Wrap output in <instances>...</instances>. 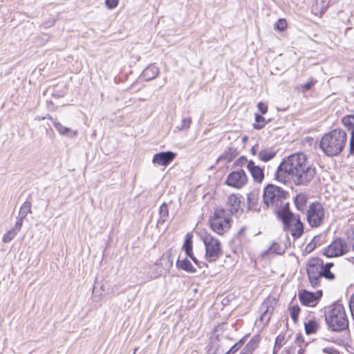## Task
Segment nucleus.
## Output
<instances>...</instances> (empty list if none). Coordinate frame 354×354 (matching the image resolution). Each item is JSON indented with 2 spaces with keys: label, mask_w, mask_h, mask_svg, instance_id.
I'll use <instances>...</instances> for the list:
<instances>
[{
  "label": "nucleus",
  "mask_w": 354,
  "mask_h": 354,
  "mask_svg": "<svg viewBox=\"0 0 354 354\" xmlns=\"http://www.w3.org/2000/svg\"><path fill=\"white\" fill-rule=\"evenodd\" d=\"M17 233V232H16L15 230L12 228L3 235L2 238V241L3 243H9L16 236Z\"/></svg>",
  "instance_id": "nucleus-32"
},
{
  "label": "nucleus",
  "mask_w": 354,
  "mask_h": 354,
  "mask_svg": "<svg viewBox=\"0 0 354 354\" xmlns=\"http://www.w3.org/2000/svg\"><path fill=\"white\" fill-rule=\"evenodd\" d=\"M119 3V0H106L105 5L109 9H114L115 8Z\"/></svg>",
  "instance_id": "nucleus-38"
},
{
  "label": "nucleus",
  "mask_w": 354,
  "mask_h": 354,
  "mask_svg": "<svg viewBox=\"0 0 354 354\" xmlns=\"http://www.w3.org/2000/svg\"><path fill=\"white\" fill-rule=\"evenodd\" d=\"M176 157V153L172 151H164L156 153L152 159L154 165L167 166Z\"/></svg>",
  "instance_id": "nucleus-13"
},
{
  "label": "nucleus",
  "mask_w": 354,
  "mask_h": 354,
  "mask_svg": "<svg viewBox=\"0 0 354 354\" xmlns=\"http://www.w3.org/2000/svg\"><path fill=\"white\" fill-rule=\"evenodd\" d=\"M284 339H285V337L283 335H279L276 337L275 345L274 347V353H275L276 352L279 351V349L281 348V346L284 344Z\"/></svg>",
  "instance_id": "nucleus-34"
},
{
  "label": "nucleus",
  "mask_w": 354,
  "mask_h": 354,
  "mask_svg": "<svg viewBox=\"0 0 354 354\" xmlns=\"http://www.w3.org/2000/svg\"><path fill=\"white\" fill-rule=\"evenodd\" d=\"M350 246L343 240L335 239L324 251V254L327 257H335L344 254L349 251Z\"/></svg>",
  "instance_id": "nucleus-11"
},
{
  "label": "nucleus",
  "mask_w": 354,
  "mask_h": 354,
  "mask_svg": "<svg viewBox=\"0 0 354 354\" xmlns=\"http://www.w3.org/2000/svg\"><path fill=\"white\" fill-rule=\"evenodd\" d=\"M247 169L250 171L253 180L257 183H261L264 179L263 168L257 165L254 161L250 160L247 165Z\"/></svg>",
  "instance_id": "nucleus-14"
},
{
  "label": "nucleus",
  "mask_w": 354,
  "mask_h": 354,
  "mask_svg": "<svg viewBox=\"0 0 354 354\" xmlns=\"http://www.w3.org/2000/svg\"><path fill=\"white\" fill-rule=\"evenodd\" d=\"M317 239H319L318 237H315L310 243H309L306 246V250L309 251H312L315 247L317 244Z\"/></svg>",
  "instance_id": "nucleus-43"
},
{
  "label": "nucleus",
  "mask_w": 354,
  "mask_h": 354,
  "mask_svg": "<svg viewBox=\"0 0 354 354\" xmlns=\"http://www.w3.org/2000/svg\"><path fill=\"white\" fill-rule=\"evenodd\" d=\"M306 271L312 287H319L324 278V261L319 258L310 259L307 263Z\"/></svg>",
  "instance_id": "nucleus-7"
},
{
  "label": "nucleus",
  "mask_w": 354,
  "mask_h": 354,
  "mask_svg": "<svg viewBox=\"0 0 354 354\" xmlns=\"http://www.w3.org/2000/svg\"><path fill=\"white\" fill-rule=\"evenodd\" d=\"M315 81L311 80L310 82H306L304 84L303 87L305 88V90L308 91L312 88V86L314 85Z\"/></svg>",
  "instance_id": "nucleus-46"
},
{
  "label": "nucleus",
  "mask_w": 354,
  "mask_h": 354,
  "mask_svg": "<svg viewBox=\"0 0 354 354\" xmlns=\"http://www.w3.org/2000/svg\"><path fill=\"white\" fill-rule=\"evenodd\" d=\"M176 266L178 268L187 272L194 273L196 271V270L192 265L191 262L187 259L178 260Z\"/></svg>",
  "instance_id": "nucleus-24"
},
{
  "label": "nucleus",
  "mask_w": 354,
  "mask_h": 354,
  "mask_svg": "<svg viewBox=\"0 0 354 354\" xmlns=\"http://www.w3.org/2000/svg\"><path fill=\"white\" fill-rule=\"evenodd\" d=\"M301 343H303L304 344V346H306V344H305V343L303 342L302 339H301Z\"/></svg>",
  "instance_id": "nucleus-51"
},
{
  "label": "nucleus",
  "mask_w": 354,
  "mask_h": 354,
  "mask_svg": "<svg viewBox=\"0 0 354 354\" xmlns=\"http://www.w3.org/2000/svg\"><path fill=\"white\" fill-rule=\"evenodd\" d=\"M261 339L260 335H255L242 349L241 354H252L259 346Z\"/></svg>",
  "instance_id": "nucleus-18"
},
{
  "label": "nucleus",
  "mask_w": 354,
  "mask_h": 354,
  "mask_svg": "<svg viewBox=\"0 0 354 354\" xmlns=\"http://www.w3.org/2000/svg\"><path fill=\"white\" fill-rule=\"evenodd\" d=\"M250 151H251V153L253 155H256L257 154V147H256V146L252 147L251 150H250Z\"/></svg>",
  "instance_id": "nucleus-49"
},
{
  "label": "nucleus",
  "mask_w": 354,
  "mask_h": 354,
  "mask_svg": "<svg viewBox=\"0 0 354 354\" xmlns=\"http://www.w3.org/2000/svg\"><path fill=\"white\" fill-rule=\"evenodd\" d=\"M307 196L304 194H299L297 195L295 199V204L297 209L299 211L303 212L306 207L307 204Z\"/></svg>",
  "instance_id": "nucleus-23"
},
{
  "label": "nucleus",
  "mask_w": 354,
  "mask_h": 354,
  "mask_svg": "<svg viewBox=\"0 0 354 354\" xmlns=\"http://www.w3.org/2000/svg\"><path fill=\"white\" fill-rule=\"evenodd\" d=\"M158 74L159 68L155 65L151 64L143 71L142 75L145 80L149 81L156 78Z\"/></svg>",
  "instance_id": "nucleus-20"
},
{
  "label": "nucleus",
  "mask_w": 354,
  "mask_h": 354,
  "mask_svg": "<svg viewBox=\"0 0 354 354\" xmlns=\"http://www.w3.org/2000/svg\"><path fill=\"white\" fill-rule=\"evenodd\" d=\"M192 123V119L190 118H185L182 120L180 126L178 128L180 130H185L189 128Z\"/></svg>",
  "instance_id": "nucleus-37"
},
{
  "label": "nucleus",
  "mask_w": 354,
  "mask_h": 354,
  "mask_svg": "<svg viewBox=\"0 0 354 354\" xmlns=\"http://www.w3.org/2000/svg\"><path fill=\"white\" fill-rule=\"evenodd\" d=\"M248 182V177L243 169H238L230 173L225 180L229 186L236 189L243 188Z\"/></svg>",
  "instance_id": "nucleus-10"
},
{
  "label": "nucleus",
  "mask_w": 354,
  "mask_h": 354,
  "mask_svg": "<svg viewBox=\"0 0 354 354\" xmlns=\"http://www.w3.org/2000/svg\"><path fill=\"white\" fill-rule=\"evenodd\" d=\"M183 248L185 252H188V251L192 249V235L191 234L188 233L186 234Z\"/></svg>",
  "instance_id": "nucleus-31"
},
{
  "label": "nucleus",
  "mask_w": 354,
  "mask_h": 354,
  "mask_svg": "<svg viewBox=\"0 0 354 354\" xmlns=\"http://www.w3.org/2000/svg\"><path fill=\"white\" fill-rule=\"evenodd\" d=\"M319 348L323 353L326 354H339V352L333 346H325L320 344Z\"/></svg>",
  "instance_id": "nucleus-35"
},
{
  "label": "nucleus",
  "mask_w": 354,
  "mask_h": 354,
  "mask_svg": "<svg viewBox=\"0 0 354 354\" xmlns=\"http://www.w3.org/2000/svg\"><path fill=\"white\" fill-rule=\"evenodd\" d=\"M286 175L294 179L297 184H304L314 178L315 169L309 164L303 153H296L281 162L275 176L279 181L285 183Z\"/></svg>",
  "instance_id": "nucleus-1"
},
{
  "label": "nucleus",
  "mask_w": 354,
  "mask_h": 354,
  "mask_svg": "<svg viewBox=\"0 0 354 354\" xmlns=\"http://www.w3.org/2000/svg\"><path fill=\"white\" fill-rule=\"evenodd\" d=\"M53 125L61 136L74 138L78 134V131L77 130H73L71 128L66 127L59 122H53Z\"/></svg>",
  "instance_id": "nucleus-17"
},
{
  "label": "nucleus",
  "mask_w": 354,
  "mask_h": 354,
  "mask_svg": "<svg viewBox=\"0 0 354 354\" xmlns=\"http://www.w3.org/2000/svg\"><path fill=\"white\" fill-rule=\"evenodd\" d=\"M268 251L270 252L276 253V254H280L281 252V249L280 248V245L277 243H274L268 249Z\"/></svg>",
  "instance_id": "nucleus-39"
},
{
  "label": "nucleus",
  "mask_w": 354,
  "mask_h": 354,
  "mask_svg": "<svg viewBox=\"0 0 354 354\" xmlns=\"http://www.w3.org/2000/svg\"><path fill=\"white\" fill-rule=\"evenodd\" d=\"M347 141L346 133L336 129L324 134L320 140V148L329 156L338 155L344 148Z\"/></svg>",
  "instance_id": "nucleus-2"
},
{
  "label": "nucleus",
  "mask_w": 354,
  "mask_h": 354,
  "mask_svg": "<svg viewBox=\"0 0 354 354\" xmlns=\"http://www.w3.org/2000/svg\"><path fill=\"white\" fill-rule=\"evenodd\" d=\"M333 266L331 263H327L324 264V278L327 279H334L335 275L330 271V268Z\"/></svg>",
  "instance_id": "nucleus-33"
},
{
  "label": "nucleus",
  "mask_w": 354,
  "mask_h": 354,
  "mask_svg": "<svg viewBox=\"0 0 354 354\" xmlns=\"http://www.w3.org/2000/svg\"><path fill=\"white\" fill-rule=\"evenodd\" d=\"M187 256H188L189 257H190L192 259V260L196 263V264H198V261L196 259V258L194 257V254H193V251H192V249H191L189 251H188V252H185Z\"/></svg>",
  "instance_id": "nucleus-45"
},
{
  "label": "nucleus",
  "mask_w": 354,
  "mask_h": 354,
  "mask_svg": "<svg viewBox=\"0 0 354 354\" xmlns=\"http://www.w3.org/2000/svg\"><path fill=\"white\" fill-rule=\"evenodd\" d=\"M342 123L347 130L351 132L350 151L351 153H354V115L344 116L342 118Z\"/></svg>",
  "instance_id": "nucleus-15"
},
{
  "label": "nucleus",
  "mask_w": 354,
  "mask_h": 354,
  "mask_svg": "<svg viewBox=\"0 0 354 354\" xmlns=\"http://www.w3.org/2000/svg\"><path fill=\"white\" fill-rule=\"evenodd\" d=\"M348 242H349V244L352 245L353 250H354V232L348 237Z\"/></svg>",
  "instance_id": "nucleus-48"
},
{
  "label": "nucleus",
  "mask_w": 354,
  "mask_h": 354,
  "mask_svg": "<svg viewBox=\"0 0 354 354\" xmlns=\"http://www.w3.org/2000/svg\"><path fill=\"white\" fill-rule=\"evenodd\" d=\"M272 304V301L269 298L265 300L261 304V310H262V315L259 319L261 322L268 323L270 320L274 311V307Z\"/></svg>",
  "instance_id": "nucleus-16"
},
{
  "label": "nucleus",
  "mask_w": 354,
  "mask_h": 354,
  "mask_svg": "<svg viewBox=\"0 0 354 354\" xmlns=\"http://www.w3.org/2000/svg\"><path fill=\"white\" fill-rule=\"evenodd\" d=\"M24 219V218H22V217L19 216V217L17 218L15 226L12 229L15 230L16 232H19L21 230V228L23 225Z\"/></svg>",
  "instance_id": "nucleus-40"
},
{
  "label": "nucleus",
  "mask_w": 354,
  "mask_h": 354,
  "mask_svg": "<svg viewBox=\"0 0 354 354\" xmlns=\"http://www.w3.org/2000/svg\"><path fill=\"white\" fill-rule=\"evenodd\" d=\"M349 308L351 310L352 317L354 320V294L351 297L349 302Z\"/></svg>",
  "instance_id": "nucleus-44"
},
{
  "label": "nucleus",
  "mask_w": 354,
  "mask_h": 354,
  "mask_svg": "<svg viewBox=\"0 0 354 354\" xmlns=\"http://www.w3.org/2000/svg\"><path fill=\"white\" fill-rule=\"evenodd\" d=\"M325 219V211L319 202L312 203L306 212V220L312 227L320 226Z\"/></svg>",
  "instance_id": "nucleus-9"
},
{
  "label": "nucleus",
  "mask_w": 354,
  "mask_h": 354,
  "mask_svg": "<svg viewBox=\"0 0 354 354\" xmlns=\"http://www.w3.org/2000/svg\"><path fill=\"white\" fill-rule=\"evenodd\" d=\"M243 141L245 142V141H246L247 138H246V137H245V138H243Z\"/></svg>",
  "instance_id": "nucleus-50"
},
{
  "label": "nucleus",
  "mask_w": 354,
  "mask_h": 354,
  "mask_svg": "<svg viewBox=\"0 0 354 354\" xmlns=\"http://www.w3.org/2000/svg\"><path fill=\"white\" fill-rule=\"evenodd\" d=\"M258 109L261 114H266L268 111V105L263 102H259L257 105Z\"/></svg>",
  "instance_id": "nucleus-42"
},
{
  "label": "nucleus",
  "mask_w": 354,
  "mask_h": 354,
  "mask_svg": "<svg viewBox=\"0 0 354 354\" xmlns=\"http://www.w3.org/2000/svg\"><path fill=\"white\" fill-rule=\"evenodd\" d=\"M257 199V194L255 193H250L248 196L249 203L254 202Z\"/></svg>",
  "instance_id": "nucleus-47"
},
{
  "label": "nucleus",
  "mask_w": 354,
  "mask_h": 354,
  "mask_svg": "<svg viewBox=\"0 0 354 354\" xmlns=\"http://www.w3.org/2000/svg\"><path fill=\"white\" fill-rule=\"evenodd\" d=\"M31 212V203L29 201H26L21 205L19 210V216L22 217V218H25L26 216Z\"/></svg>",
  "instance_id": "nucleus-28"
},
{
  "label": "nucleus",
  "mask_w": 354,
  "mask_h": 354,
  "mask_svg": "<svg viewBox=\"0 0 354 354\" xmlns=\"http://www.w3.org/2000/svg\"><path fill=\"white\" fill-rule=\"evenodd\" d=\"M284 225V229L289 231L291 235L295 239L299 238L303 234V224L297 216L294 215L288 209L281 212L279 216Z\"/></svg>",
  "instance_id": "nucleus-8"
},
{
  "label": "nucleus",
  "mask_w": 354,
  "mask_h": 354,
  "mask_svg": "<svg viewBox=\"0 0 354 354\" xmlns=\"http://www.w3.org/2000/svg\"><path fill=\"white\" fill-rule=\"evenodd\" d=\"M322 296V290H318L316 292H310L307 290H301L298 294V297L301 303L306 306L313 307L315 306Z\"/></svg>",
  "instance_id": "nucleus-12"
},
{
  "label": "nucleus",
  "mask_w": 354,
  "mask_h": 354,
  "mask_svg": "<svg viewBox=\"0 0 354 354\" xmlns=\"http://www.w3.org/2000/svg\"><path fill=\"white\" fill-rule=\"evenodd\" d=\"M231 216L227 210L217 208L209 218L212 230L218 234H223L231 227Z\"/></svg>",
  "instance_id": "nucleus-6"
},
{
  "label": "nucleus",
  "mask_w": 354,
  "mask_h": 354,
  "mask_svg": "<svg viewBox=\"0 0 354 354\" xmlns=\"http://www.w3.org/2000/svg\"><path fill=\"white\" fill-rule=\"evenodd\" d=\"M276 156V152L272 149H263L258 153L259 160L268 162Z\"/></svg>",
  "instance_id": "nucleus-22"
},
{
  "label": "nucleus",
  "mask_w": 354,
  "mask_h": 354,
  "mask_svg": "<svg viewBox=\"0 0 354 354\" xmlns=\"http://www.w3.org/2000/svg\"><path fill=\"white\" fill-rule=\"evenodd\" d=\"M290 315L295 323L297 322L298 316L300 313V308L297 305L292 306L289 308Z\"/></svg>",
  "instance_id": "nucleus-30"
},
{
  "label": "nucleus",
  "mask_w": 354,
  "mask_h": 354,
  "mask_svg": "<svg viewBox=\"0 0 354 354\" xmlns=\"http://www.w3.org/2000/svg\"><path fill=\"white\" fill-rule=\"evenodd\" d=\"M241 201L238 196L232 194L228 196L227 201V205L229 207V212L231 214L236 213L240 208Z\"/></svg>",
  "instance_id": "nucleus-19"
},
{
  "label": "nucleus",
  "mask_w": 354,
  "mask_h": 354,
  "mask_svg": "<svg viewBox=\"0 0 354 354\" xmlns=\"http://www.w3.org/2000/svg\"><path fill=\"white\" fill-rule=\"evenodd\" d=\"M245 337H246V336L243 337L239 342H238L234 346H232L226 353H224L223 351L220 352V349L218 348L215 351V354H234V353H235L237 351H239L240 349V348L244 344Z\"/></svg>",
  "instance_id": "nucleus-26"
},
{
  "label": "nucleus",
  "mask_w": 354,
  "mask_h": 354,
  "mask_svg": "<svg viewBox=\"0 0 354 354\" xmlns=\"http://www.w3.org/2000/svg\"><path fill=\"white\" fill-rule=\"evenodd\" d=\"M160 218L157 222L158 225H162L166 222L169 217V209L166 203H163L159 208Z\"/></svg>",
  "instance_id": "nucleus-25"
},
{
  "label": "nucleus",
  "mask_w": 354,
  "mask_h": 354,
  "mask_svg": "<svg viewBox=\"0 0 354 354\" xmlns=\"http://www.w3.org/2000/svg\"><path fill=\"white\" fill-rule=\"evenodd\" d=\"M151 270H153V274H151L150 276L151 279L158 278L161 274V270L158 266H155L151 268Z\"/></svg>",
  "instance_id": "nucleus-41"
},
{
  "label": "nucleus",
  "mask_w": 354,
  "mask_h": 354,
  "mask_svg": "<svg viewBox=\"0 0 354 354\" xmlns=\"http://www.w3.org/2000/svg\"><path fill=\"white\" fill-rule=\"evenodd\" d=\"M263 202L267 207L276 210L278 216L281 212L288 209V203L286 201V193L280 187L269 185L264 190Z\"/></svg>",
  "instance_id": "nucleus-3"
},
{
  "label": "nucleus",
  "mask_w": 354,
  "mask_h": 354,
  "mask_svg": "<svg viewBox=\"0 0 354 354\" xmlns=\"http://www.w3.org/2000/svg\"><path fill=\"white\" fill-rule=\"evenodd\" d=\"M304 348L301 345V339L297 336L295 341V345L290 346L285 351V354H303Z\"/></svg>",
  "instance_id": "nucleus-21"
},
{
  "label": "nucleus",
  "mask_w": 354,
  "mask_h": 354,
  "mask_svg": "<svg viewBox=\"0 0 354 354\" xmlns=\"http://www.w3.org/2000/svg\"><path fill=\"white\" fill-rule=\"evenodd\" d=\"M274 28L279 31H283L287 28V22L284 19H279L274 26Z\"/></svg>",
  "instance_id": "nucleus-36"
},
{
  "label": "nucleus",
  "mask_w": 354,
  "mask_h": 354,
  "mask_svg": "<svg viewBox=\"0 0 354 354\" xmlns=\"http://www.w3.org/2000/svg\"><path fill=\"white\" fill-rule=\"evenodd\" d=\"M326 321L333 330H342L348 326V319L344 307L340 304L332 306L326 315Z\"/></svg>",
  "instance_id": "nucleus-4"
},
{
  "label": "nucleus",
  "mask_w": 354,
  "mask_h": 354,
  "mask_svg": "<svg viewBox=\"0 0 354 354\" xmlns=\"http://www.w3.org/2000/svg\"><path fill=\"white\" fill-rule=\"evenodd\" d=\"M266 124L265 118L259 115H256L255 122L253 124V127L255 129H261Z\"/></svg>",
  "instance_id": "nucleus-29"
},
{
  "label": "nucleus",
  "mask_w": 354,
  "mask_h": 354,
  "mask_svg": "<svg viewBox=\"0 0 354 354\" xmlns=\"http://www.w3.org/2000/svg\"><path fill=\"white\" fill-rule=\"evenodd\" d=\"M201 239L205 248V259L208 262H214L223 254L221 241L212 234L205 232Z\"/></svg>",
  "instance_id": "nucleus-5"
},
{
  "label": "nucleus",
  "mask_w": 354,
  "mask_h": 354,
  "mask_svg": "<svg viewBox=\"0 0 354 354\" xmlns=\"http://www.w3.org/2000/svg\"><path fill=\"white\" fill-rule=\"evenodd\" d=\"M319 328V324L315 320H309L305 323V330L307 334L315 333Z\"/></svg>",
  "instance_id": "nucleus-27"
}]
</instances>
